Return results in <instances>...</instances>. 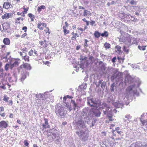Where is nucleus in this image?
<instances>
[{
    "instance_id": "1",
    "label": "nucleus",
    "mask_w": 147,
    "mask_h": 147,
    "mask_svg": "<svg viewBox=\"0 0 147 147\" xmlns=\"http://www.w3.org/2000/svg\"><path fill=\"white\" fill-rule=\"evenodd\" d=\"M134 82V84L129 86L126 90V95L128 97L132 96L133 94L132 89L136 87H139L141 84V82L138 78L136 79L131 77L130 76L127 75L125 79V83L126 85H127Z\"/></svg>"
},
{
    "instance_id": "2",
    "label": "nucleus",
    "mask_w": 147,
    "mask_h": 147,
    "mask_svg": "<svg viewBox=\"0 0 147 147\" xmlns=\"http://www.w3.org/2000/svg\"><path fill=\"white\" fill-rule=\"evenodd\" d=\"M87 111L85 110L82 112L81 115L80 117L76 118L75 121L78 130L87 129L85 124L86 123H87Z\"/></svg>"
},
{
    "instance_id": "3",
    "label": "nucleus",
    "mask_w": 147,
    "mask_h": 147,
    "mask_svg": "<svg viewBox=\"0 0 147 147\" xmlns=\"http://www.w3.org/2000/svg\"><path fill=\"white\" fill-rule=\"evenodd\" d=\"M76 133L82 141L85 142L88 140L89 137L88 130V129L77 130Z\"/></svg>"
},
{
    "instance_id": "4",
    "label": "nucleus",
    "mask_w": 147,
    "mask_h": 147,
    "mask_svg": "<svg viewBox=\"0 0 147 147\" xmlns=\"http://www.w3.org/2000/svg\"><path fill=\"white\" fill-rule=\"evenodd\" d=\"M87 104L88 106L90 107H93L94 108H97L98 106L101 105L100 101L96 98L88 99Z\"/></svg>"
},
{
    "instance_id": "5",
    "label": "nucleus",
    "mask_w": 147,
    "mask_h": 147,
    "mask_svg": "<svg viewBox=\"0 0 147 147\" xmlns=\"http://www.w3.org/2000/svg\"><path fill=\"white\" fill-rule=\"evenodd\" d=\"M55 111L56 115L59 117L63 118L64 117V109L61 104H58L55 106Z\"/></svg>"
},
{
    "instance_id": "6",
    "label": "nucleus",
    "mask_w": 147,
    "mask_h": 147,
    "mask_svg": "<svg viewBox=\"0 0 147 147\" xmlns=\"http://www.w3.org/2000/svg\"><path fill=\"white\" fill-rule=\"evenodd\" d=\"M134 39L132 38L129 36L120 38L119 39V41L123 42L126 45L129 46L131 44V40Z\"/></svg>"
},
{
    "instance_id": "7",
    "label": "nucleus",
    "mask_w": 147,
    "mask_h": 147,
    "mask_svg": "<svg viewBox=\"0 0 147 147\" xmlns=\"http://www.w3.org/2000/svg\"><path fill=\"white\" fill-rule=\"evenodd\" d=\"M112 105L116 108H123L124 106V104L122 102L118 101L117 102H114L112 103Z\"/></svg>"
},
{
    "instance_id": "8",
    "label": "nucleus",
    "mask_w": 147,
    "mask_h": 147,
    "mask_svg": "<svg viewBox=\"0 0 147 147\" xmlns=\"http://www.w3.org/2000/svg\"><path fill=\"white\" fill-rule=\"evenodd\" d=\"M88 115L87 114V123L89 125L90 127H92L94 126V123L96 122L95 120H94V122L93 123L92 119L91 117L88 116Z\"/></svg>"
},
{
    "instance_id": "9",
    "label": "nucleus",
    "mask_w": 147,
    "mask_h": 147,
    "mask_svg": "<svg viewBox=\"0 0 147 147\" xmlns=\"http://www.w3.org/2000/svg\"><path fill=\"white\" fill-rule=\"evenodd\" d=\"M92 112L93 115L96 117H100L101 114V112L100 111L99 108H94L93 109Z\"/></svg>"
},
{
    "instance_id": "10",
    "label": "nucleus",
    "mask_w": 147,
    "mask_h": 147,
    "mask_svg": "<svg viewBox=\"0 0 147 147\" xmlns=\"http://www.w3.org/2000/svg\"><path fill=\"white\" fill-rule=\"evenodd\" d=\"M20 67L21 68H24L28 70H30L31 69L30 64L27 63H25L21 65Z\"/></svg>"
},
{
    "instance_id": "11",
    "label": "nucleus",
    "mask_w": 147,
    "mask_h": 147,
    "mask_svg": "<svg viewBox=\"0 0 147 147\" xmlns=\"http://www.w3.org/2000/svg\"><path fill=\"white\" fill-rule=\"evenodd\" d=\"M70 103L71 105H72L73 107L74 111H75L76 109H78V108H79L78 106V104L76 102L75 100L71 99V101Z\"/></svg>"
},
{
    "instance_id": "12",
    "label": "nucleus",
    "mask_w": 147,
    "mask_h": 147,
    "mask_svg": "<svg viewBox=\"0 0 147 147\" xmlns=\"http://www.w3.org/2000/svg\"><path fill=\"white\" fill-rule=\"evenodd\" d=\"M29 73L28 72H23L22 74V77L20 79L21 81L23 82L26 79L27 76H29Z\"/></svg>"
},
{
    "instance_id": "13",
    "label": "nucleus",
    "mask_w": 147,
    "mask_h": 147,
    "mask_svg": "<svg viewBox=\"0 0 147 147\" xmlns=\"http://www.w3.org/2000/svg\"><path fill=\"white\" fill-rule=\"evenodd\" d=\"M3 8L7 9L12 7L13 6L10 3L5 2L4 3L3 5Z\"/></svg>"
},
{
    "instance_id": "14",
    "label": "nucleus",
    "mask_w": 147,
    "mask_h": 147,
    "mask_svg": "<svg viewBox=\"0 0 147 147\" xmlns=\"http://www.w3.org/2000/svg\"><path fill=\"white\" fill-rule=\"evenodd\" d=\"M8 123L7 122L3 121L0 122V127L6 128L8 126Z\"/></svg>"
},
{
    "instance_id": "15",
    "label": "nucleus",
    "mask_w": 147,
    "mask_h": 147,
    "mask_svg": "<svg viewBox=\"0 0 147 147\" xmlns=\"http://www.w3.org/2000/svg\"><path fill=\"white\" fill-rule=\"evenodd\" d=\"M13 14L11 13H6L2 16L1 18L3 19H7L11 17Z\"/></svg>"
},
{
    "instance_id": "16",
    "label": "nucleus",
    "mask_w": 147,
    "mask_h": 147,
    "mask_svg": "<svg viewBox=\"0 0 147 147\" xmlns=\"http://www.w3.org/2000/svg\"><path fill=\"white\" fill-rule=\"evenodd\" d=\"M45 123V124H42V126L43 128H49L50 126L48 125V120L46 118L44 119Z\"/></svg>"
},
{
    "instance_id": "17",
    "label": "nucleus",
    "mask_w": 147,
    "mask_h": 147,
    "mask_svg": "<svg viewBox=\"0 0 147 147\" xmlns=\"http://www.w3.org/2000/svg\"><path fill=\"white\" fill-rule=\"evenodd\" d=\"M3 42L6 45H8L10 44V40L8 38H5L3 39Z\"/></svg>"
},
{
    "instance_id": "18",
    "label": "nucleus",
    "mask_w": 147,
    "mask_h": 147,
    "mask_svg": "<svg viewBox=\"0 0 147 147\" xmlns=\"http://www.w3.org/2000/svg\"><path fill=\"white\" fill-rule=\"evenodd\" d=\"M18 65V63L17 61H15L11 65L10 68L12 69L14 67H16Z\"/></svg>"
},
{
    "instance_id": "19",
    "label": "nucleus",
    "mask_w": 147,
    "mask_h": 147,
    "mask_svg": "<svg viewBox=\"0 0 147 147\" xmlns=\"http://www.w3.org/2000/svg\"><path fill=\"white\" fill-rule=\"evenodd\" d=\"M134 7L133 9L134 11V12H140L141 11V9L138 6H133Z\"/></svg>"
},
{
    "instance_id": "20",
    "label": "nucleus",
    "mask_w": 147,
    "mask_h": 147,
    "mask_svg": "<svg viewBox=\"0 0 147 147\" xmlns=\"http://www.w3.org/2000/svg\"><path fill=\"white\" fill-rule=\"evenodd\" d=\"M116 48L117 49L116 51V52L117 53H118L119 54H120L122 53V52L121 51V47L120 46H116Z\"/></svg>"
},
{
    "instance_id": "21",
    "label": "nucleus",
    "mask_w": 147,
    "mask_h": 147,
    "mask_svg": "<svg viewBox=\"0 0 147 147\" xmlns=\"http://www.w3.org/2000/svg\"><path fill=\"white\" fill-rule=\"evenodd\" d=\"M140 119V121L141 122L142 125L143 126H145L146 127H147V121L146 120H142V119L141 117Z\"/></svg>"
},
{
    "instance_id": "22",
    "label": "nucleus",
    "mask_w": 147,
    "mask_h": 147,
    "mask_svg": "<svg viewBox=\"0 0 147 147\" xmlns=\"http://www.w3.org/2000/svg\"><path fill=\"white\" fill-rule=\"evenodd\" d=\"M39 95L40 98H42V100L46 99L47 98V96H46V93H44V94H43L40 93Z\"/></svg>"
},
{
    "instance_id": "23",
    "label": "nucleus",
    "mask_w": 147,
    "mask_h": 147,
    "mask_svg": "<svg viewBox=\"0 0 147 147\" xmlns=\"http://www.w3.org/2000/svg\"><path fill=\"white\" fill-rule=\"evenodd\" d=\"M137 147H147V145L144 142L138 144Z\"/></svg>"
},
{
    "instance_id": "24",
    "label": "nucleus",
    "mask_w": 147,
    "mask_h": 147,
    "mask_svg": "<svg viewBox=\"0 0 147 147\" xmlns=\"http://www.w3.org/2000/svg\"><path fill=\"white\" fill-rule=\"evenodd\" d=\"M106 65V63H104L100 66V68L102 71H104L106 70V67H105V66Z\"/></svg>"
},
{
    "instance_id": "25",
    "label": "nucleus",
    "mask_w": 147,
    "mask_h": 147,
    "mask_svg": "<svg viewBox=\"0 0 147 147\" xmlns=\"http://www.w3.org/2000/svg\"><path fill=\"white\" fill-rule=\"evenodd\" d=\"M101 34L102 37H107L109 35V33L108 32L105 31L103 33H101Z\"/></svg>"
},
{
    "instance_id": "26",
    "label": "nucleus",
    "mask_w": 147,
    "mask_h": 147,
    "mask_svg": "<svg viewBox=\"0 0 147 147\" xmlns=\"http://www.w3.org/2000/svg\"><path fill=\"white\" fill-rule=\"evenodd\" d=\"M115 84L113 83L111 86L110 90L111 92H113L114 91V88L115 87Z\"/></svg>"
},
{
    "instance_id": "27",
    "label": "nucleus",
    "mask_w": 147,
    "mask_h": 147,
    "mask_svg": "<svg viewBox=\"0 0 147 147\" xmlns=\"http://www.w3.org/2000/svg\"><path fill=\"white\" fill-rule=\"evenodd\" d=\"M94 35L95 37L98 38L100 36H101V33L97 31H96L94 32Z\"/></svg>"
},
{
    "instance_id": "28",
    "label": "nucleus",
    "mask_w": 147,
    "mask_h": 147,
    "mask_svg": "<svg viewBox=\"0 0 147 147\" xmlns=\"http://www.w3.org/2000/svg\"><path fill=\"white\" fill-rule=\"evenodd\" d=\"M90 11L86 10H84V12L83 13V16H89L90 14Z\"/></svg>"
},
{
    "instance_id": "29",
    "label": "nucleus",
    "mask_w": 147,
    "mask_h": 147,
    "mask_svg": "<svg viewBox=\"0 0 147 147\" xmlns=\"http://www.w3.org/2000/svg\"><path fill=\"white\" fill-rule=\"evenodd\" d=\"M63 32H64V35H66L67 34L69 33V31L66 30V27L65 26H63Z\"/></svg>"
},
{
    "instance_id": "30",
    "label": "nucleus",
    "mask_w": 147,
    "mask_h": 147,
    "mask_svg": "<svg viewBox=\"0 0 147 147\" xmlns=\"http://www.w3.org/2000/svg\"><path fill=\"white\" fill-rule=\"evenodd\" d=\"M45 6L44 5H42L41 6H39L38 7L37 11L39 13L41 11V9H45Z\"/></svg>"
},
{
    "instance_id": "31",
    "label": "nucleus",
    "mask_w": 147,
    "mask_h": 147,
    "mask_svg": "<svg viewBox=\"0 0 147 147\" xmlns=\"http://www.w3.org/2000/svg\"><path fill=\"white\" fill-rule=\"evenodd\" d=\"M125 118L127 119V120L128 121H127V123L129 122L130 119H131V117L130 116V115L127 114L125 116Z\"/></svg>"
},
{
    "instance_id": "32",
    "label": "nucleus",
    "mask_w": 147,
    "mask_h": 147,
    "mask_svg": "<svg viewBox=\"0 0 147 147\" xmlns=\"http://www.w3.org/2000/svg\"><path fill=\"white\" fill-rule=\"evenodd\" d=\"M65 107L67 108V109H68L69 111H71L72 110V108L71 107V104L69 105L68 104H66Z\"/></svg>"
},
{
    "instance_id": "33",
    "label": "nucleus",
    "mask_w": 147,
    "mask_h": 147,
    "mask_svg": "<svg viewBox=\"0 0 147 147\" xmlns=\"http://www.w3.org/2000/svg\"><path fill=\"white\" fill-rule=\"evenodd\" d=\"M119 127H116L115 129L117 133L120 135H123V132L121 131H119Z\"/></svg>"
},
{
    "instance_id": "34",
    "label": "nucleus",
    "mask_w": 147,
    "mask_h": 147,
    "mask_svg": "<svg viewBox=\"0 0 147 147\" xmlns=\"http://www.w3.org/2000/svg\"><path fill=\"white\" fill-rule=\"evenodd\" d=\"M104 46L105 47L106 49H109L111 47H110V46H111L110 44L109 43H107V42H105L104 44Z\"/></svg>"
},
{
    "instance_id": "35",
    "label": "nucleus",
    "mask_w": 147,
    "mask_h": 147,
    "mask_svg": "<svg viewBox=\"0 0 147 147\" xmlns=\"http://www.w3.org/2000/svg\"><path fill=\"white\" fill-rule=\"evenodd\" d=\"M146 47V46H141L140 45H139L138 47V48L140 50L144 51L146 49L145 47Z\"/></svg>"
},
{
    "instance_id": "36",
    "label": "nucleus",
    "mask_w": 147,
    "mask_h": 147,
    "mask_svg": "<svg viewBox=\"0 0 147 147\" xmlns=\"http://www.w3.org/2000/svg\"><path fill=\"white\" fill-rule=\"evenodd\" d=\"M106 85V82H105L104 81H103L101 85V87L103 89V90H104L105 88Z\"/></svg>"
},
{
    "instance_id": "37",
    "label": "nucleus",
    "mask_w": 147,
    "mask_h": 147,
    "mask_svg": "<svg viewBox=\"0 0 147 147\" xmlns=\"http://www.w3.org/2000/svg\"><path fill=\"white\" fill-rule=\"evenodd\" d=\"M29 57L27 55H25L24 57V59L25 61H29Z\"/></svg>"
},
{
    "instance_id": "38",
    "label": "nucleus",
    "mask_w": 147,
    "mask_h": 147,
    "mask_svg": "<svg viewBox=\"0 0 147 147\" xmlns=\"http://www.w3.org/2000/svg\"><path fill=\"white\" fill-rule=\"evenodd\" d=\"M138 143H136V144L135 143H133L131 144L129 147H137L138 146Z\"/></svg>"
},
{
    "instance_id": "39",
    "label": "nucleus",
    "mask_w": 147,
    "mask_h": 147,
    "mask_svg": "<svg viewBox=\"0 0 147 147\" xmlns=\"http://www.w3.org/2000/svg\"><path fill=\"white\" fill-rule=\"evenodd\" d=\"M10 64L9 63H7L5 67V70L6 71H7L9 68V65Z\"/></svg>"
},
{
    "instance_id": "40",
    "label": "nucleus",
    "mask_w": 147,
    "mask_h": 147,
    "mask_svg": "<svg viewBox=\"0 0 147 147\" xmlns=\"http://www.w3.org/2000/svg\"><path fill=\"white\" fill-rule=\"evenodd\" d=\"M43 42L44 44L43 46V47H46L47 46L48 42L46 40H44Z\"/></svg>"
},
{
    "instance_id": "41",
    "label": "nucleus",
    "mask_w": 147,
    "mask_h": 147,
    "mask_svg": "<svg viewBox=\"0 0 147 147\" xmlns=\"http://www.w3.org/2000/svg\"><path fill=\"white\" fill-rule=\"evenodd\" d=\"M9 28V24H7V26H3V30L5 31L7 30V28Z\"/></svg>"
},
{
    "instance_id": "42",
    "label": "nucleus",
    "mask_w": 147,
    "mask_h": 147,
    "mask_svg": "<svg viewBox=\"0 0 147 147\" xmlns=\"http://www.w3.org/2000/svg\"><path fill=\"white\" fill-rule=\"evenodd\" d=\"M76 68H78V69L79 68H81L82 69L84 68V66L82 64H80V65H78L77 66H76V67H75Z\"/></svg>"
},
{
    "instance_id": "43",
    "label": "nucleus",
    "mask_w": 147,
    "mask_h": 147,
    "mask_svg": "<svg viewBox=\"0 0 147 147\" xmlns=\"http://www.w3.org/2000/svg\"><path fill=\"white\" fill-rule=\"evenodd\" d=\"M123 51L126 52V54H128L129 52V50L128 49H126L125 46H124L123 48Z\"/></svg>"
},
{
    "instance_id": "44",
    "label": "nucleus",
    "mask_w": 147,
    "mask_h": 147,
    "mask_svg": "<svg viewBox=\"0 0 147 147\" xmlns=\"http://www.w3.org/2000/svg\"><path fill=\"white\" fill-rule=\"evenodd\" d=\"M33 52L34 51L32 50H31L30 51L28 52L29 55L30 56H32L33 55Z\"/></svg>"
},
{
    "instance_id": "45",
    "label": "nucleus",
    "mask_w": 147,
    "mask_h": 147,
    "mask_svg": "<svg viewBox=\"0 0 147 147\" xmlns=\"http://www.w3.org/2000/svg\"><path fill=\"white\" fill-rule=\"evenodd\" d=\"M88 42V41L87 39L85 40V43H84V46L87 47L88 45L87 43V42Z\"/></svg>"
},
{
    "instance_id": "46",
    "label": "nucleus",
    "mask_w": 147,
    "mask_h": 147,
    "mask_svg": "<svg viewBox=\"0 0 147 147\" xmlns=\"http://www.w3.org/2000/svg\"><path fill=\"white\" fill-rule=\"evenodd\" d=\"M130 3L132 5H136V2L134 0L131 1Z\"/></svg>"
},
{
    "instance_id": "47",
    "label": "nucleus",
    "mask_w": 147,
    "mask_h": 147,
    "mask_svg": "<svg viewBox=\"0 0 147 147\" xmlns=\"http://www.w3.org/2000/svg\"><path fill=\"white\" fill-rule=\"evenodd\" d=\"M106 115L108 117L112 116V115L110 113V112L109 111H108Z\"/></svg>"
},
{
    "instance_id": "48",
    "label": "nucleus",
    "mask_w": 147,
    "mask_h": 147,
    "mask_svg": "<svg viewBox=\"0 0 147 147\" xmlns=\"http://www.w3.org/2000/svg\"><path fill=\"white\" fill-rule=\"evenodd\" d=\"M9 98V97H6L5 96H4L3 100L7 102Z\"/></svg>"
},
{
    "instance_id": "49",
    "label": "nucleus",
    "mask_w": 147,
    "mask_h": 147,
    "mask_svg": "<svg viewBox=\"0 0 147 147\" xmlns=\"http://www.w3.org/2000/svg\"><path fill=\"white\" fill-rule=\"evenodd\" d=\"M24 145L26 146H28V145L29 144V143L26 140L24 141Z\"/></svg>"
},
{
    "instance_id": "50",
    "label": "nucleus",
    "mask_w": 147,
    "mask_h": 147,
    "mask_svg": "<svg viewBox=\"0 0 147 147\" xmlns=\"http://www.w3.org/2000/svg\"><path fill=\"white\" fill-rule=\"evenodd\" d=\"M27 27L26 26H24L22 28V30H24V32H26L27 31Z\"/></svg>"
},
{
    "instance_id": "51",
    "label": "nucleus",
    "mask_w": 147,
    "mask_h": 147,
    "mask_svg": "<svg viewBox=\"0 0 147 147\" xmlns=\"http://www.w3.org/2000/svg\"><path fill=\"white\" fill-rule=\"evenodd\" d=\"M116 59V57H114L112 59V61L113 63H115V60Z\"/></svg>"
},
{
    "instance_id": "52",
    "label": "nucleus",
    "mask_w": 147,
    "mask_h": 147,
    "mask_svg": "<svg viewBox=\"0 0 147 147\" xmlns=\"http://www.w3.org/2000/svg\"><path fill=\"white\" fill-rule=\"evenodd\" d=\"M26 48H25L22 49V51L23 52V53H25V52H26L27 51H26Z\"/></svg>"
},
{
    "instance_id": "53",
    "label": "nucleus",
    "mask_w": 147,
    "mask_h": 147,
    "mask_svg": "<svg viewBox=\"0 0 147 147\" xmlns=\"http://www.w3.org/2000/svg\"><path fill=\"white\" fill-rule=\"evenodd\" d=\"M100 106H98V108H99V110L100 109H101L102 110L105 109V107H104L102 105V106L101 107H100Z\"/></svg>"
},
{
    "instance_id": "54",
    "label": "nucleus",
    "mask_w": 147,
    "mask_h": 147,
    "mask_svg": "<svg viewBox=\"0 0 147 147\" xmlns=\"http://www.w3.org/2000/svg\"><path fill=\"white\" fill-rule=\"evenodd\" d=\"M108 119H109V121H113V119L112 118V116L108 117Z\"/></svg>"
},
{
    "instance_id": "55",
    "label": "nucleus",
    "mask_w": 147,
    "mask_h": 147,
    "mask_svg": "<svg viewBox=\"0 0 147 147\" xmlns=\"http://www.w3.org/2000/svg\"><path fill=\"white\" fill-rule=\"evenodd\" d=\"M103 111L104 114L105 115H107L108 112V111L107 110H106V111L103 110Z\"/></svg>"
},
{
    "instance_id": "56",
    "label": "nucleus",
    "mask_w": 147,
    "mask_h": 147,
    "mask_svg": "<svg viewBox=\"0 0 147 147\" xmlns=\"http://www.w3.org/2000/svg\"><path fill=\"white\" fill-rule=\"evenodd\" d=\"M38 26V28H39L40 27V26H41V23L40 22L38 23L37 24Z\"/></svg>"
},
{
    "instance_id": "57",
    "label": "nucleus",
    "mask_w": 147,
    "mask_h": 147,
    "mask_svg": "<svg viewBox=\"0 0 147 147\" xmlns=\"http://www.w3.org/2000/svg\"><path fill=\"white\" fill-rule=\"evenodd\" d=\"M24 13H27V11H28V8L27 7V9L24 8Z\"/></svg>"
},
{
    "instance_id": "58",
    "label": "nucleus",
    "mask_w": 147,
    "mask_h": 147,
    "mask_svg": "<svg viewBox=\"0 0 147 147\" xmlns=\"http://www.w3.org/2000/svg\"><path fill=\"white\" fill-rule=\"evenodd\" d=\"M39 44L41 45H44V44L43 42V41L42 40L40 41L39 42Z\"/></svg>"
},
{
    "instance_id": "59",
    "label": "nucleus",
    "mask_w": 147,
    "mask_h": 147,
    "mask_svg": "<svg viewBox=\"0 0 147 147\" xmlns=\"http://www.w3.org/2000/svg\"><path fill=\"white\" fill-rule=\"evenodd\" d=\"M29 17L31 18H32L33 17V15H32V14L31 13H30L28 14Z\"/></svg>"
},
{
    "instance_id": "60",
    "label": "nucleus",
    "mask_w": 147,
    "mask_h": 147,
    "mask_svg": "<svg viewBox=\"0 0 147 147\" xmlns=\"http://www.w3.org/2000/svg\"><path fill=\"white\" fill-rule=\"evenodd\" d=\"M103 82V80H99L98 82V84H102V82Z\"/></svg>"
},
{
    "instance_id": "61",
    "label": "nucleus",
    "mask_w": 147,
    "mask_h": 147,
    "mask_svg": "<svg viewBox=\"0 0 147 147\" xmlns=\"http://www.w3.org/2000/svg\"><path fill=\"white\" fill-rule=\"evenodd\" d=\"M106 145L105 144V142H104L102 144L101 147H107Z\"/></svg>"
},
{
    "instance_id": "62",
    "label": "nucleus",
    "mask_w": 147,
    "mask_h": 147,
    "mask_svg": "<svg viewBox=\"0 0 147 147\" xmlns=\"http://www.w3.org/2000/svg\"><path fill=\"white\" fill-rule=\"evenodd\" d=\"M95 22L94 21H92L90 22V24L92 26H93L95 24Z\"/></svg>"
},
{
    "instance_id": "63",
    "label": "nucleus",
    "mask_w": 147,
    "mask_h": 147,
    "mask_svg": "<svg viewBox=\"0 0 147 147\" xmlns=\"http://www.w3.org/2000/svg\"><path fill=\"white\" fill-rule=\"evenodd\" d=\"M26 35H27V34L26 33H24L21 36V37L24 38V37L26 36Z\"/></svg>"
},
{
    "instance_id": "64",
    "label": "nucleus",
    "mask_w": 147,
    "mask_h": 147,
    "mask_svg": "<svg viewBox=\"0 0 147 147\" xmlns=\"http://www.w3.org/2000/svg\"><path fill=\"white\" fill-rule=\"evenodd\" d=\"M71 39L72 40H76V37L75 36H72L71 38Z\"/></svg>"
}]
</instances>
